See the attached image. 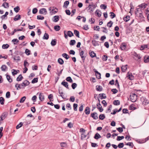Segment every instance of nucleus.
I'll return each instance as SVG.
<instances>
[{
    "label": "nucleus",
    "mask_w": 149,
    "mask_h": 149,
    "mask_svg": "<svg viewBox=\"0 0 149 149\" xmlns=\"http://www.w3.org/2000/svg\"><path fill=\"white\" fill-rule=\"evenodd\" d=\"M54 28L55 30L58 31L60 30L61 28L59 26L56 25L54 26Z\"/></svg>",
    "instance_id": "nucleus-42"
},
{
    "label": "nucleus",
    "mask_w": 149,
    "mask_h": 149,
    "mask_svg": "<svg viewBox=\"0 0 149 149\" xmlns=\"http://www.w3.org/2000/svg\"><path fill=\"white\" fill-rule=\"evenodd\" d=\"M80 55L82 60H84L85 59L86 55L85 54L84 51L82 50L80 52Z\"/></svg>",
    "instance_id": "nucleus-5"
},
{
    "label": "nucleus",
    "mask_w": 149,
    "mask_h": 149,
    "mask_svg": "<svg viewBox=\"0 0 149 149\" xmlns=\"http://www.w3.org/2000/svg\"><path fill=\"white\" fill-rule=\"evenodd\" d=\"M97 86H96V90L97 91H102V87L100 86H98V87H97Z\"/></svg>",
    "instance_id": "nucleus-56"
},
{
    "label": "nucleus",
    "mask_w": 149,
    "mask_h": 149,
    "mask_svg": "<svg viewBox=\"0 0 149 149\" xmlns=\"http://www.w3.org/2000/svg\"><path fill=\"white\" fill-rule=\"evenodd\" d=\"M113 104L115 105H118L120 104V102L118 100H115L113 102Z\"/></svg>",
    "instance_id": "nucleus-34"
},
{
    "label": "nucleus",
    "mask_w": 149,
    "mask_h": 149,
    "mask_svg": "<svg viewBox=\"0 0 149 149\" xmlns=\"http://www.w3.org/2000/svg\"><path fill=\"white\" fill-rule=\"evenodd\" d=\"M144 62L145 63H147L149 61V56H145L144 57Z\"/></svg>",
    "instance_id": "nucleus-12"
},
{
    "label": "nucleus",
    "mask_w": 149,
    "mask_h": 149,
    "mask_svg": "<svg viewBox=\"0 0 149 149\" xmlns=\"http://www.w3.org/2000/svg\"><path fill=\"white\" fill-rule=\"evenodd\" d=\"M58 62L60 64L62 65L64 63V61L62 58H59L58 60Z\"/></svg>",
    "instance_id": "nucleus-29"
},
{
    "label": "nucleus",
    "mask_w": 149,
    "mask_h": 149,
    "mask_svg": "<svg viewBox=\"0 0 149 149\" xmlns=\"http://www.w3.org/2000/svg\"><path fill=\"white\" fill-rule=\"evenodd\" d=\"M29 84L30 82L28 80H25L22 82V84L25 87L29 85Z\"/></svg>",
    "instance_id": "nucleus-20"
},
{
    "label": "nucleus",
    "mask_w": 149,
    "mask_h": 149,
    "mask_svg": "<svg viewBox=\"0 0 149 149\" xmlns=\"http://www.w3.org/2000/svg\"><path fill=\"white\" fill-rule=\"evenodd\" d=\"M77 84L76 83H73L72 85V87L73 89H74L77 86Z\"/></svg>",
    "instance_id": "nucleus-64"
},
{
    "label": "nucleus",
    "mask_w": 149,
    "mask_h": 149,
    "mask_svg": "<svg viewBox=\"0 0 149 149\" xmlns=\"http://www.w3.org/2000/svg\"><path fill=\"white\" fill-rule=\"evenodd\" d=\"M147 48H148V46L147 45H141V47L140 50H143Z\"/></svg>",
    "instance_id": "nucleus-47"
},
{
    "label": "nucleus",
    "mask_w": 149,
    "mask_h": 149,
    "mask_svg": "<svg viewBox=\"0 0 149 149\" xmlns=\"http://www.w3.org/2000/svg\"><path fill=\"white\" fill-rule=\"evenodd\" d=\"M127 77L130 80H132L134 79V76L132 74L129 72H128L127 74Z\"/></svg>",
    "instance_id": "nucleus-4"
},
{
    "label": "nucleus",
    "mask_w": 149,
    "mask_h": 149,
    "mask_svg": "<svg viewBox=\"0 0 149 149\" xmlns=\"http://www.w3.org/2000/svg\"><path fill=\"white\" fill-rule=\"evenodd\" d=\"M23 124V123L22 122H20L19 123V124H18L16 127V128L17 129H18L19 128H20V127H21L22 125Z\"/></svg>",
    "instance_id": "nucleus-55"
},
{
    "label": "nucleus",
    "mask_w": 149,
    "mask_h": 149,
    "mask_svg": "<svg viewBox=\"0 0 149 149\" xmlns=\"http://www.w3.org/2000/svg\"><path fill=\"white\" fill-rule=\"evenodd\" d=\"M23 29V28L22 27L21 29H14L13 31L11 32V34L12 35H13L15 33L16 31H22Z\"/></svg>",
    "instance_id": "nucleus-19"
},
{
    "label": "nucleus",
    "mask_w": 149,
    "mask_h": 149,
    "mask_svg": "<svg viewBox=\"0 0 149 149\" xmlns=\"http://www.w3.org/2000/svg\"><path fill=\"white\" fill-rule=\"evenodd\" d=\"M66 80L70 82V83H72L73 81L71 78L70 77H67L66 79Z\"/></svg>",
    "instance_id": "nucleus-49"
},
{
    "label": "nucleus",
    "mask_w": 149,
    "mask_h": 149,
    "mask_svg": "<svg viewBox=\"0 0 149 149\" xmlns=\"http://www.w3.org/2000/svg\"><path fill=\"white\" fill-rule=\"evenodd\" d=\"M94 72L95 73L96 77L98 79L101 78V74L96 69H94L93 70Z\"/></svg>",
    "instance_id": "nucleus-7"
},
{
    "label": "nucleus",
    "mask_w": 149,
    "mask_h": 149,
    "mask_svg": "<svg viewBox=\"0 0 149 149\" xmlns=\"http://www.w3.org/2000/svg\"><path fill=\"white\" fill-rule=\"evenodd\" d=\"M39 98L41 101H43L44 100V96L43 93H39Z\"/></svg>",
    "instance_id": "nucleus-8"
},
{
    "label": "nucleus",
    "mask_w": 149,
    "mask_h": 149,
    "mask_svg": "<svg viewBox=\"0 0 149 149\" xmlns=\"http://www.w3.org/2000/svg\"><path fill=\"white\" fill-rule=\"evenodd\" d=\"M124 146V144L123 143H119L118 145V147L119 148H122Z\"/></svg>",
    "instance_id": "nucleus-60"
},
{
    "label": "nucleus",
    "mask_w": 149,
    "mask_h": 149,
    "mask_svg": "<svg viewBox=\"0 0 149 149\" xmlns=\"http://www.w3.org/2000/svg\"><path fill=\"white\" fill-rule=\"evenodd\" d=\"M56 40L55 39L52 40L51 42V45L54 46L56 45Z\"/></svg>",
    "instance_id": "nucleus-27"
},
{
    "label": "nucleus",
    "mask_w": 149,
    "mask_h": 149,
    "mask_svg": "<svg viewBox=\"0 0 149 149\" xmlns=\"http://www.w3.org/2000/svg\"><path fill=\"white\" fill-rule=\"evenodd\" d=\"M99 95L100 97V99H105L106 98V95L104 94H99Z\"/></svg>",
    "instance_id": "nucleus-26"
},
{
    "label": "nucleus",
    "mask_w": 149,
    "mask_h": 149,
    "mask_svg": "<svg viewBox=\"0 0 149 149\" xmlns=\"http://www.w3.org/2000/svg\"><path fill=\"white\" fill-rule=\"evenodd\" d=\"M23 78V77L22 76V74H20L17 77L16 80L17 81H20L22 80Z\"/></svg>",
    "instance_id": "nucleus-24"
},
{
    "label": "nucleus",
    "mask_w": 149,
    "mask_h": 149,
    "mask_svg": "<svg viewBox=\"0 0 149 149\" xmlns=\"http://www.w3.org/2000/svg\"><path fill=\"white\" fill-rule=\"evenodd\" d=\"M8 12H6L5 13V15L2 16L1 17V18L3 20L4 19H5V17L7 15H8Z\"/></svg>",
    "instance_id": "nucleus-48"
},
{
    "label": "nucleus",
    "mask_w": 149,
    "mask_h": 149,
    "mask_svg": "<svg viewBox=\"0 0 149 149\" xmlns=\"http://www.w3.org/2000/svg\"><path fill=\"white\" fill-rule=\"evenodd\" d=\"M38 81V78H34L31 81V83L33 84H34L37 83Z\"/></svg>",
    "instance_id": "nucleus-44"
},
{
    "label": "nucleus",
    "mask_w": 149,
    "mask_h": 149,
    "mask_svg": "<svg viewBox=\"0 0 149 149\" xmlns=\"http://www.w3.org/2000/svg\"><path fill=\"white\" fill-rule=\"evenodd\" d=\"M29 64L25 60L24 62V65L25 67H26L29 65Z\"/></svg>",
    "instance_id": "nucleus-61"
},
{
    "label": "nucleus",
    "mask_w": 149,
    "mask_h": 149,
    "mask_svg": "<svg viewBox=\"0 0 149 149\" xmlns=\"http://www.w3.org/2000/svg\"><path fill=\"white\" fill-rule=\"evenodd\" d=\"M21 18V16L19 15H16L14 18V19L15 21H17L19 20Z\"/></svg>",
    "instance_id": "nucleus-22"
},
{
    "label": "nucleus",
    "mask_w": 149,
    "mask_h": 149,
    "mask_svg": "<svg viewBox=\"0 0 149 149\" xmlns=\"http://www.w3.org/2000/svg\"><path fill=\"white\" fill-rule=\"evenodd\" d=\"M141 101L142 102L143 104H146L148 103V101L144 97H142L140 98Z\"/></svg>",
    "instance_id": "nucleus-3"
},
{
    "label": "nucleus",
    "mask_w": 149,
    "mask_h": 149,
    "mask_svg": "<svg viewBox=\"0 0 149 149\" xmlns=\"http://www.w3.org/2000/svg\"><path fill=\"white\" fill-rule=\"evenodd\" d=\"M134 55L137 58L139 59H140L141 58L140 54H137L136 52H134Z\"/></svg>",
    "instance_id": "nucleus-39"
},
{
    "label": "nucleus",
    "mask_w": 149,
    "mask_h": 149,
    "mask_svg": "<svg viewBox=\"0 0 149 149\" xmlns=\"http://www.w3.org/2000/svg\"><path fill=\"white\" fill-rule=\"evenodd\" d=\"M105 118V115L103 114H101L99 116V118L101 120H104Z\"/></svg>",
    "instance_id": "nucleus-38"
},
{
    "label": "nucleus",
    "mask_w": 149,
    "mask_h": 149,
    "mask_svg": "<svg viewBox=\"0 0 149 149\" xmlns=\"http://www.w3.org/2000/svg\"><path fill=\"white\" fill-rule=\"evenodd\" d=\"M90 109L88 107H87L85 110V112L86 114L88 115L90 113Z\"/></svg>",
    "instance_id": "nucleus-16"
},
{
    "label": "nucleus",
    "mask_w": 149,
    "mask_h": 149,
    "mask_svg": "<svg viewBox=\"0 0 149 149\" xmlns=\"http://www.w3.org/2000/svg\"><path fill=\"white\" fill-rule=\"evenodd\" d=\"M147 5V4L145 3H143L139 5V6L140 8H142L144 9L146 8V6Z\"/></svg>",
    "instance_id": "nucleus-17"
},
{
    "label": "nucleus",
    "mask_w": 149,
    "mask_h": 149,
    "mask_svg": "<svg viewBox=\"0 0 149 149\" xmlns=\"http://www.w3.org/2000/svg\"><path fill=\"white\" fill-rule=\"evenodd\" d=\"M130 98L132 102H134L137 99V95L135 93H132L130 95Z\"/></svg>",
    "instance_id": "nucleus-1"
},
{
    "label": "nucleus",
    "mask_w": 149,
    "mask_h": 149,
    "mask_svg": "<svg viewBox=\"0 0 149 149\" xmlns=\"http://www.w3.org/2000/svg\"><path fill=\"white\" fill-rule=\"evenodd\" d=\"M9 47V45L8 44H3V45L2 47L3 49L8 48Z\"/></svg>",
    "instance_id": "nucleus-54"
},
{
    "label": "nucleus",
    "mask_w": 149,
    "mask_h": 149,
    "mask_svg": "<svg viewBox=\"0 0 149 149\" xmlns=\"http://www.w3.org/2000/svg\"><path fill=\"white\" fill-rule=\"evenodd\" d=\"M97 109L99 110L100 112H101L103 111V109L102 108V106H101L100 103H97Z\"/></svg>",
    "instance_id": "nucleus-9"
},
{
    "label": "nucleus",
    "mask_w": 149,
    "mask_h": 149,
    "mask_svg": "<svg viewBox=\"0 0 149 149\" xmlns=\"http://www.w3.org/2000/svg\"><path fill=\"white\" fill-rule=\"evenodd\" d=\"M39 13L41 14L46 15L47 13V11L45 8H42L39 10Z\"/></svg>",
    "instance_id": "nucleus-2"
},
{
    "label": "nucleus",
    "mask_w": 149,
    "mask_h": 149,
    "mask_svg": "<svg viewBox=\"0 0 149 149\" xmlns=\"http://www.w3.org/2000/svg\"><path fill=\"white\" fill-rule=\"evenodd\" d=\"M76 41L75 40H71L70 42V45H74Z\"/></svg>",
    "instance_id": "nucleus-46"
},
{
    "label": "nucleus",
    "mask_w": 149,
    "mask_h": 149,
    "mask_svg": "<svg viewBox=\"0 0 149 149\" xmlns=\"http://www.w3.org/2000/svg\"><path fill=\"white\" fill-rule=\"evenodd\" d=\"M101 138V136L100 135V134H98V133H96L95 134V135L94 137V138L96 139H100Z\"/></svg>",
    "instance_id": "nucleus-18"
},
{
    "label": "nucleus",
    "mask_w": 149,
    "mask_h": 149,
    "mask_svg": "<svg viewBox=\"0 0 149 149\" xmlns=\"http://www.w3.org/2000/svg\"><path fill=\"white\" fill-rule=\"evenodd\" d=\"M31 51L28 49H26L25 51V53L27 56L29 55L30 54Z\"/></svg>",
    "instance_id": "nucleus-53"
},
{
    "label": "nucleus",
    "mask_w": 149,
    "mask_h": 149,
    "mask_svg": "<svg viewBox=\"0 0 149 149\" xmlns=\"http://www.w3.org/2000/svg\"><path fill=\"white\" fill-rule=\"evenodd\" d=\"M126 45L125 43H123L120 46V49L122 50H124L126 47Z\"/></svg>",
    "instance_id": "nucleus-14"
},
{
    "label": "nucleus",
    "mask_w": 149,
    "mask_h": 149,
    "mask_svg": "<svg viewBox=\"0 0 149 149\" xmlns=\"http://www.w3.org/2000/svg\"><path fill=\"white\" fill-rule=\"evenodd\" d=\"M95 13H96L98 17H100L101 15V12L100 11L98 10H97L95 11Z\"/></svg>",
    "instance_id": "nucleus-32"
},
{
    "label": "nucleus",
    "mask_w": 149,
    "mask_h": 149,
    "mask_svg": "<svg viewBox=\"0 0 149 149\" xmlns=\"http://www.w3.org/2000/svg\"><path fill=\"white\" fill-rule=\"evenodd\" d=\"M91 116L93 119L95 120L97 119L98 118L97 113L96 112H94L91 113Z\"/></svg>",
    "instance_id": "nucleus-6"
},
{
    "label": "nucleus",
    "mask_w": 149,
    "mask_h": 149,
    "mask_svg": "<svg viewBox=\"0 0 149 149\" xmlns=\"http://www.w3.org/2000/svg\"><path fill=\"white\" fill-rule=\"evenodd\" d=\"M6 77L8 81L10 83H11L13 81V80L12 78H11L10 76L8 75H6Z\"/></svg>",
    "instance_id": "nucleus-15"
},
{
    "label": "nucleus",
    "mask_w": 149,
    "mask_h": 149,
    "mask_svg": "<svg viewBox=\"0 0 149 149\" xmlns=\"http://www.w3.org/2000/svg\"><path fill=\"white\" fill-rule=\"evenodd\" d=\"M124 137L123 136H118L117 140V141H120L121 140L123 139Z\"/></svg>",
    "instance_id": "nucleus-63"
},
{
    "label": "nucleus",
    "mask_w": 149,
    "mask_h": 149,
    "mask_svg": "<svg viewBox=\"0 0 149 149\" xmlns=\"http://www.w3.org/2000/svg\"><path fill=\"white\" fill-rule=\"evenodd\" d=\"M74 34L75 35V36L78 37V38L79 37V32L77 30H74Z\"/></svg>",
    "instance_id": "nucleus-37"
},
{
    "label": "nucleus",
    "mask_w": 149,
    "mask_h": 149,
    "mask_svg": "<svg viewBox=\"0 0 149 149\" xmlns=\"http://www.w3.org/2000/svg\"><path fill=\"white\" fill-rule=\"evenodd\" d=\"M113 22L111 21H110L107 24V26L109 27H111L113 24Z\"/></svg>",
    "instance_id": "nucleus-35"
},
{
    "label": "nucleus",
    "mask_w": 149,
    "mask_h": 149,
    "mask_svg": "<svg viewBox=\"0 0 149 149\" xmlns=\"http://www.w3.org/2000/svg\"><path fill=\"white\" fill-rule=\"evenodd\" d=\"M112 108V105H109L108 107L107 110L106 111V113H109L111 111V110Z\"/></svg>",
    "instance_id": "nucleus-57"
},
{
    "label": "nucleus",
    "mask_w": 149,
    "mask_h": 149,
    "mask_svg": "<svg viewBox=\"0 0 149 149\" xmlns=\"http://www.w3.org/2000/svg\"><path fill=\"white\" fill-rule=\"evenodd\" d=\"M67 33L68 36L70 37H71L74 35L73 33L70 31H68Z\"/></svg>",
    "instance_id": "nucleus-40"
},
{
    "label": "nucleus",
    "mask_w": 149,
    "mask_h": 149,
    "mask_svg": "<svg viewBox=\"0 0 149 149\" xmlns=\"http://www.w3.org/2000/svg\"><path fill=\"white\" fill-rule=\"evenodd\" d=\"M54 19L53 21L54 22H58L59 19V17L58 15H56L54 17Z\"/></svg>",
    "instance_id": "nucleus-21"
},
{
    "label": "nucleus",
    "mask_w": 149,
    "mask_h": 149,
    "mask_svg": "<svg viewBox=\"0 0 149 149\" xmlns=\"http://www.w3.org/2000/svg\"><path fill=\"white\" fill-rule=\"evenodd\" d=\"M1 70L3 71H6L7 70V67L5 65H3L1 67Z\"/></svg>",
    "instance_id": "nucleus-11"
},
{
    "label": "nucleus",
    "mask_w": 149,
    "mask_h": 149,
    "mask_svg": "<svg viewBox=\"0 0 149 149\" xmlns=\"http://www.w3.org/2000/svg\"><path fill=\"white\" fill-rule=\"evenodd\" d=\"M7 114L6 113H4L2 114L1 116L2 117L3 119L4 120L7 117Z\"/></svg>",
    "instance_id": "nucleus-59"
},
{
    "label": "nucleus",
    "mask_w": 149,
    "mask_h": 149,
    "mask_svg": "<svg viewBox=\"0 0 149 149\" xmlns=\"http://www.w3.org/2000/svg\"><path fill=\"white\" fill-rule=\"evenodd\" d=\"M121 69L122 71L123 72H125L127 69V65L122 66L121 67Z\"/></svg>",
    "instance_id": "nucleus-51"
},
{
    "label": "nucleus",
    "mask_w": 149,
    "mask_h": 149,
    "mask_svg": "<svg viewBox=\"0 0 149 149\" xmlns=\"http://www.w3.org/2000/svg\"><path fill=\"white\" fill-rule=\"evenodd\" d=\"M61 84L67 88H69L68 84L67 82L63 81L61 83Z\"/></svg>",
    "instance_id": "nucleus-13"
},
{
    "label": "nucleus",
    "mask_w": 149,
    "mask_h": 149,
    "mask_svg": "<svg viewBox=\"0 0 149 149\" xmlns=\"http://www.w3.org/2000/svg\"><path fill=\"white\" fill-rule=\"evenodd\" d=\"M69 3V2L68 1H65L63 4V7L66 8H67L68 6V5Z\"/></svg>",
    "instance_id": "nucleus-25"
},
{
    "label": "nucleus",
    "mask_w": 149,
    "mask_h": 149,
    "mask_svg": "<svg viewBox=\"0 0 149 149\" xmlns=\"http://www.w3.org/2000/svg\"><path fill=\"white\" fill-rule=\"evenodd\" d=\"M62 56L66 59H68L70 58L69 55L65 53L62 54Z\"/></svg>",
    "instance_id": "nucleus-30"
},
{
    "label": "nucleus",
    "mask_w": 149,
    "mask_h": 149,
    "mask_svg": "<svg viewBox=\"0 0 149 149\" xmlns=\"http://www.w3.org/2000/svg\"><path fill=\"white\" fill-rule=\"evenodd\" d=\"M58 93L60 95V96H61L63 99H65L66 98L64 97L63 93L62 92H61L60 90H59Z\"/></svg>",
    "instance_id": "nucleus-52"
},
{
    "label": "nucleus",
    "mask_w": 149,
    "mask_h": 149,
    "mask_svg": "<svg viewBox=\"0 0 149 149\" xmlns=\"http://www.w3.org/2000/svg\"><path fill=\"white\" fill-rule=\"evenodd\" d=\"M2 6L5 8H8L9 7V5L8 3L5 2L3 4Z\"/></svg>",
    "instance_id": "nucleus-28"
},
{
    "label": "nucleus",
    "mask_w": 149,
    "mask_h": 149,
    "mask_svg": "<svg viewBox=\"0 0 149 149\" xmlns=\"http://www.w3.org/2000/svg\"><path fill=\"white\" fill-rule=\"evenodd\" d=\"M92 6L91 4H89L88 6V10H89V11L91 13L93 12L94 10L93 9L91 8Z\"/></svg>",
    "instance_id": "nucleus-43"
},
{
    "label": "nucleus",
    "mask_w": 149,
    "mask_h": 149,
    "mask_svg": "<svg viewBox=\"0 0 149 149\" xmlns=\"http://www.w3.org/2000/svg\"><path fill=\"white\" fill-rule=\"evenodd\" d=\"M15 87L16 88L17 90H19L22 88L20 84H16L15 85Z\"/></svg>",
    "instance_id": "nucleus-31"
},
{
    "label": "nucleus",
    "mask_w": 149,
    "mask_h": 149,
    "mask_svg": "<svg viewBox=\"0 0 149 149\" xmlns=\"http://www.w3.org/2000/svg\"><path fill=\"white\" fill-rule=\"evenodd\" d=\"M19 72V70H17L15 69H12V73L13 76H15V75L17 74Z\"/></svg>",
    "instance_id": "nucleus-10"
},
{
    "label": "nucleus",
    "mask_w": 149,
    "mask_h": 149,
    "mask_svg": "<svg viewBox=\"0 0 149 149\" xmlns=\"http://www.w3.org/2000/svg\"><path fill=\"white\" fill-rule=\"evenodd\" d=\"M89 54L90 56L92 58L96 56V54L93 51H91V52H89Z\"/></svg>",
    "instance_id": "nucleus-33"
},
{
    "label": "nucleus",
    "mask_w": 149,
    "mask_h": 149,
    "mask_svg": "<svg viewBox=\"0 0 149 149\" xmlns=\"http://www.w3.org/2000/svg\"><path fill=\"white\" fill-rule=\"evenodd\" d=\"M4 99L3 97H0V103L1 104H3L4 103Z\"/></svg>",
    "instance_id": "nucleus-45"
},
{
    "label": "nucleus",
    "mask_w": 149,
    "mask_h": 149,
    "mask_svg": "<svg viewBox=\"0 0 149 149\" xmlns=\"http://www.w3.org/2000/svg\"><path fill=\"white\" fill-rule=\"evenodd\" d=\"M130 19V16L129 15L126 16L123 19L124 21L126 22L128 21Z\"/></svg>",
    "instance_id": "nucleus-36"
},
{
    "label": "nucleus",
    "mask_w": 149,
    "mask_h": 149,
    "mask_svg": "<svg viewBox=\"0 0 149 149\" xmlns=\"http://www.w3.org/2000/svg\"><path fill=\"white\" fill-rule=\"evenodd\" d=\"M14 11L16 12H18L20 10L19 7L18 6H17V7H15L14 9Z\"/></svg>",
    "instance_id": "nucleus-50"
},
{
    "label": "nucleus",
    "mask_w": 149,
    "mask_h": 149,
    "mask_svg": "<svg viewBox=\"0 0 149 149\" xmlns=\"http://www.w3.org/2000/svg\"><path fill=\"white\" fill-rule=\"evenodd\" d=\"M26 97L25 96H24L23 97H22L21 99H20L19 101V102L20 103H22L24 102L25 101V99H26Z\"/></svg>",
    "instance_id": "nucleus-41"
},
{
    "label": "nucleus",
    "mask_w": 149,
    "mask_h": 149,
    "mask_svg": "<svg viewBox=\"0 0 149 149\" xmlns=\"http://www.w3.org/2000/svg\"><path fill=\"white\" fill-rule=\"evenodd\" d=\"M37 19H38L43 20L44 19V17L40 15H38Z\"/></svg>",
    "instance_id": "nucleus-58"
},
{
    "label": "nucleus",
    "mask_w": 149,
    "mask_h": 149,
    "mask_svg": "<svg viewBox=\"0 0 149 149\" xmlns=\"http://www.w3.org/2000/svg\"><path fill=\"white\" fill-rule=\"evenodd\" d=\"M77 106L78 105L77 104H73V109L75 111H77Z\"/></svg>",
    "instance_id": "nucleus-62"
},
{
    "label": "nucleus",
    "mask_w": 149,
    "mask_h": 149,
    "mask_svg": "<svg viewBox=\"0 0 149 149\" xmlns=\"http://www.w3.org/2000/svg\"><path fill=\"white\" fill-rule=\"evenodd\" d=\"M49 38V35L48 34L46 33H45L43 37V39L47 40Z\"/></svg>",
    "instance_id": "nucleus-23"
}]
</instances>
